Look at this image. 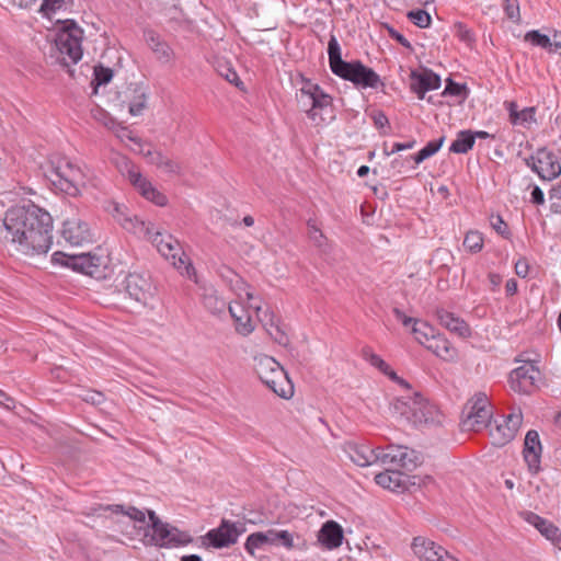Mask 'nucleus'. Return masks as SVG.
<instances>
[{"label": "nucleus", "instance_id": "obj_12", "mask_svg": "<svg viewBox=\"0 0 561 561\" xmlns=\"http://www.w3.org/2000/svg\"><path fill=\"white\" fill-rule=\"evenodd\" d=\"M129 182L139 191V193L148 201L158 206L167 204V196L157 191L146 178L141 175L139 170L127 159H124V171Z\"/></svg>", "mask_w": 561, "mask_h": 561}, {"label": "nucleus", "instance_id": "obj_29", "mask_svg": "<svg viewBox=\"0 0 561 561\" xmlns=\"http://www.w3.org/2000/svg\"><path fill=\"white\" fill-rule=\"evenodd\" d=\"M146 42L150 49L156 55V58L160 62H169L172 49L171 47L160 37L159 34L154 33L153 31H148L145 33Z\"/></svg>", "mask_w": 561, "mask_h": 561}, {"label": "nucleus", "instance_id": "obj_34", "mask_svg": "<svg viewBox=\"0 0 561 561\" xmlns=\"http://www.w3.org/2000/svg\"><path fill=\"white\" fill-rule=\"evenodd\" d=\"M510 121L514 125H528L536 121L535 107H525L522 111L517 110L514 102L508 103Z\"/></svg>", "mask_w": 561, "mask_h": 561}, {"label": "nucleus", "instance_id": "obj_19", "mask_svg": "<svg viewBox=\"0 0 561 561\" xmlns=\"http://www.w3.org/2000/svg\"><path fill=\"white\" fill-rule=\"evenodd\" d=\"M410 78V88L420 100L424 99L427 91L436 90L440 87V77L428 69L422 72L414 70L411 72Z\"/></svg>", "mask_w": 561, "mask_h": 561}, {"label": "nucleus", "instance_id": "obj_41", "mask_svg": "<svg viewBox=\"0 0 561 561\" xmlns=\"http://www.w3.org/2000/svg\"><path fill=\"white\" fill-rule=\"evenodd\" d=\"M402 446H390L388 451L377 450L378 461L383 465H397L399 466L400 460L404 458V454H402Z\"/></svg>", "mask_w": 561, "mask_h": 561}, {"label": "nucleus", "instance_id": "obj_36", "mask_svg": "<svg viewBox=\"0 0 561 561\" xmlns=\"http://www.w3.org/2000/svg\"><path fill=\"white\" fill-rule=\"evenodd\" d=\"M474 145L472 130H460L457 138L451 142L449 151L453 153H467Z\"/></svg>", "mask_w": 561, "mask_h": 561}, {"label": "nucleus", "instance_id": "obj_53", "mask_svg": "<svg viewBox=\"0 0 561 561\" xmlns=\"http://www.w3.org/2000/svg\"><path fill=\"white\" fill-rule=\"evenodd\" d=\"M218 72L228 82L234 84L236 87H241L243 84V82L240 80L236 70H233L229 65L220 66V69L218 70Z\"/></svg>", "mask_w": 561, "mask_h": 561}, {"label": "nucleus", "instance_id": "obj_35", "mask_svg": "<svg viewBox=\"0 0 561 561\" xmlns=\"http://www.w3.org/2000/svg\"><path fill=\"white\" fill-rule=\"evenodd\" d=\"M328 55L330 69L335 75L347 61L342 59L341 46L334 35L329 39Z\"/></svg>", "mask_w": 561, "mask_h": 561}, {"label": "nucleus", "instance_id": "obj_42", "mask_svg": "<svg viewBox=\"0 0 561 561\" xmlns=\"http://www.w3.org/2000/svg\"><path fill=\"white\" fill-rule=\"evenodd\" d=\"M133 93H134L133 98L130 100H128V102H127L128 112L133 116H138L142 113V111L146 107L147 96H146V93L141 89H137V88H135L133 90Z\"/></svg>", "mask_w": 561, "mask_h": 561}, {"label": "nucleus", "instance_id": "obj_14", "mask_svg": "<svg viewBox=\"0 0 561 561\" xmlns=\"http://www.w3.org/2000/svg\"><path fill=\"white\" fill-rule=\"evenodd\" d=\"M61 233L64 239L72 245H83L93 240L89 224L78 216L69 217L64 221Z\"/></svg>", "mask_w": 561, "mask_h": 561}, {"label": "nucleus", "instance_id": "obj_61", "mask_svg": "<svg viewBox=\"0 0 561 561\" xmlns=\"http://www.w3.org/2000/svg\"><path fill=\"white\" fill-rule=\"evenodd\" d=\"M393 314H394L396 319L400 320L404 327H409L410 324H412V327H413V325H415V322L420 321L415 318L405 316L404 312L402 310H400L399 308L393 309Z\"/></svg>", "mask_w": 561, "mask_h": 561}, {"label": "nucleus", "instance_id": "obj_45", "mask_svg": "<svg viewBox=\"0 0 561 561\" xmlns=\"http://www.w3.org/2000/svg\"><path fill=\"white\" fill-rule=\"evenodd\" d=\"M408 19L416 26L426 28L431 25V15L422 9L412 10L408 13Z\"/></svg>", "mask_w": 561, "mask_h": 561}, {"label": "nucleus", "instance_id": "obj_60", "mask_svg": "<svg viewBox=\"0 0 561 561\" xmlns=\"http://www.w3.org/2000/svg\"><path fill=\"white\" fill-rule=\"evenodd\" d=\"M82 399L88 402V403H91L93 405H100L104 402V396L103 393L99 392V391H88L83 397Z\"/></svg>", "mask_w": 561, "mask_h": 561}, {"label": "nucleus", "instance_id": "obj_20", "mask_svg": "<svg viewBox=\"0 0 561 561\" xmlns=\"http://www.w3.org/2000/svg\"><path fill=\"white\" fill-rule=\"evenodd\" d=\"M541 443L539 434L535 430L527 432L524 444V459L528 465V468L533 472H538L540 468V456H541Z\"/></svg>", "mask_w": 561, "mask_h": 561}, {"label": "nucleus", "instance_id": "obj_43", "mask_svg": "<svg viewBox=\"0 0 561 561\" xmlns=\"http://www.w3.org/2000/svg\"><path fill=\"white\" fill-rule=\"evenodd\" d=\"M463 247L471 253H478L483 248V236L477 230H470L466 233L463 239Z\"/></svg>", "mask_w": 561, "mask_h": 561}, {"label": "nucleus", "instance_id": "obj_58", "mask_svg": "<svg viewBox=\"0 0 561 561\" xmlns=\"http://www.w3.org/2000/svg\"><path fill=\"white\" fill-rule=\"evenodd\" d=\"M522 419V413H511L506 416L503 423L505 426H510V430H512L513 434L516 435L520 427Z\"/></svg>", "mask_w": 561, "mask_h": 561}, {"label": "nucleus", "instance_id": "obj_63", "mask_svg": "<svg viewBox=\"0 0 561 561\" xmlns=\"http://www.w3.org/2000/svg\"><path fill=\"white\" fill-rule=\"evenodd\" d=\"M551 46L548 48L549 53L559 54L561 56V32H554L552 39L550 38Z\"/></svg>", "mask_w": 561, "mask_h": 561}, {"label": "nucleus", "instance_id": "obj_59", "mask_svg": "<svg viewBox=\"0 0 561 561\" xmlns=\"http://www.w3.org/2000/svg\"><path fill=\"white\" fill-rule=\"evenodd\" d=\"M371 118L374 121V125L378 129H382L389 124L388 117L382 111H374L371 113Z\"/></svg>", "mask_w": 561, "mask_h": 561}, {"label": "nucleus", "instance_id": "obj_64", "mask_svg": "<svg viewBox=\"0 0 561 561\" xmlns=\"http://www.w3.org/2000/svg\"><path fill=\"white\" fill-rule=\"evenodd\" d=\"M117 138H119L122 141L124 140H131L136 141V138L131 135V131L128 130L127 127H124L118 124L117 128L113 131Z\"/></svg>", "mask_w": 561, "mask_h": 561}, {"label": "nucleus", "instance_id": "obj_32", "mask_svg": "<svg viewBox=\"0 0 561 561\" xmlns=\"http://www.w3.org/2000/svg\"><path fill=\"white\" fill-rule=\"evenodd\" d=\"M178 273L192 280L197 287H201L206 283L201 278L191 257L185 252H182L178 257Z\"/></svg>", "mask_w": 561, "mask_h": 561}, {"label": "nucleus", "instance_id": "obj_28", "mask_svg": "<svg viewBox=\"0 0 561 561\" xmlns=\"http://www.w3.org/2000/svg\"><path fill=\"white\" fill-rule=\"evenodd\" d=\"M228 311L234 320L237 332L248 335L254 330L251 317L242 305L230 302L228 304Z\"/></svg>", "mask_w": 561, "mask_h": 561}, {"label": "nucleus", "instance_id": "obj_50", "mask_svg": "<svg viewBox=\"0 0 561 561\" xmlns=\"http://www.w3.org/2000/svg\"><path fill=\"white\" fill-rule=\"evenodd\" d=\"M363 357L371 366L378 368L382 374L389 369V365L379 355L375 354L369 347L363 348Z\"/></svg>", "mask_w": 561, "mask_h": 561}, {"label": "nucleus", "instance_id": "obj_44", "mask_svg": "<svg viewBox=\"0 0 561 561\" xmlns=\"http://www.w3.org/2000/svg\"><path fill=\"white\" fill-rule=\"evenodd\" d=\"M525 41L530 43L534 46L541 47L543 49L550 48V37L546 34H541L537 30L529 31L525 34Z\"/></svg>", "mask_w": 561, "mask_h": 561}, {"label": "nucleus", "instance_id": "obj_24", "mask_svg": "<svg viewBox=\"0 0 561 561\" xmlns=\"http://www.w3.org/2000/svg\"><path fill=\"white\" fill-rule=\"evenodd\" d=\"M198 289L201 301L210 313L219 316L225 312L227 301L218 295L217 289L211 284L205 283Z\"/></svg>", "mask_w": 561, "mask_h": 561}, {"label": "nucleus", "instance_id": "obj_55", "mask_svg": "<svg viewBox=\"0 0 561 561\" xmlns=\"http://www.w3.org/2000/svg\"><path fill=\"white\" fill-rule=\"evenodd\" d=\"M64 4L65 0H43L41 12L46 16H50L51 13L61 9Z\"/></svg>", "mask_w": 561, "mask_h": 561}, {"label": "nucleus", "instance_id": "obj_4", "mask_svg": "<svg viewBox=\"0 0 561 561\" xmlns=\"http://www.w3.org/2000/svg\"><path fill=\"white\" fill-rule=\"evenodd\" d=\"M299 107L305 111L308 117L319 125L327 121L324 114L330 111V121L334 118L332 115V96L325 93L318 84L307 81L297 94Z\"/></svg>", "mask_w": 561, "mask_h": 561}, {"label": "nucleus", "instance_id": "obj_9", "mask_svg": "<svg viewBox=\"0 0 561 561\" xmlns=\"http://www.w3.org/2000/svg\"><path fill=\"white\" fill-rule=\"evenodd\" d=\"M335 76L351 81L359 89H377L381 83L379 75L359 60L347 61Z\"/></svg>", "mask_w": 561, "mask_h": 561}, {"label": "nucleus", "instance_id": "obj_52", "mask_svg": "<svg viewBox=\"0 0 561 561\" xmlns=\"http://www.w3.org/2000/svg\"><path fill=\"white\" fill-rule=\"evenodd\" d=\"M503 9L511 21L514 23H518L520 21L518 0H504Z\"/></svg>", "mask_w": 561, "mask_h": 561}, {"label": "nucleus", "instance_id": "obj_31", "mask_svg": "<svg viewBox=\"0 0 561 561\" xmlns=\"http://www.w3.org/2000/svg\"><path fill=\"white\" fill-rule=\"evenodd\" d=\"M403 478L399 470H386L375 476V482L383 489L399 491L404 485Z\"/></svg>", "mask_w": 561, "mask_h": 561}, {"label": "nucleus", "instance_id": "obj_26", "mask_svg": "<svg viewBox=\"0 0 561 561\" xmlns=\"http://www.w3.org/2000/svg\"><path fill=\"white\" fill-rule=\"evenodd\" d=\"M217 274L238 296L244 291L248 301L253 299V294L248 290V284L230 267L221 265L217 268Z\"/></svg>", "mask_w": 561, "mask_h": 561}, {"label": "nucleus", "instance_id": "obj_18", "mask_svg": "<svg viewBox=\"0 0 561 561\" xmlns=\"http://www.w3.org/2000/svg\"><path fill=\"white\" fill-rule=\"evenodd\" d=\"M537 163L536 173L541 180L552 181L561 174L559 158L547 148L537 149Z\"/></svg>", "mask_w": 561, "mask_h": 561}, {"label": "nucleus", "instance_id": "obj_57", "mask_svg": "<svg viewBox=\"0 0 561 561\" xmlns=\"http://www.w3.org/2000/svg\"><path fill=\"white\" fill-rule=\"evenodd\" d=\"M276 546L291 549L294 547L293 535L288 530H276Z\"/></svg>", "mask_w": 561, "mask_h": 561}, {"label": "nucleus", "instance_id": "obj_37", "mask_svg": "<svg viewBox=\"0 0 561 561\" xmlns=\"http://www.w3.org/2000/svg\"><path fill=\"white\" fill-rule=\"evenodd\" d=\"M308 226V237L310 241L313 243L314 247H317L322 252H328L330 249L329 240L320 229V227L317 225V221L312 218H310L307 221Z\"/></svg>", "mask_w": 561, "mask_h": 561}, {"label": "nucleus", "instance_id": "obj_7", "mask_svg": "<svg viewBox=\"0 0 561 561\" xmlns=\"http://www.w3.org/2000/svg\"><path fill=\"white\" fill-rule=\"evenodd\" d=\"M492 407L485 393H476L465 404L462 410V431L479 432L490 425L492 419Z\"/></svg>", "mask_w": 561, "mask_h": 561}, {"label": "nucleus", "instance_id": "obj_6", "mask_svg": "<svg viewBox=\"0 0 561 561\" xmlns=\"http://www.w3.org/2000/svg\"><path fill=\"white\" fill-rule=\"evenodd\" d=\"M255 370L261 381L274 393L284 399L293 397L294 385L284 368L273 357L259 358Z\"/></svg>", "mask_w": 561, "mask_h": 561}, {"label": "nucleus", "instance_id": "obj_49", "mask_svg": "<svg viewBox=\"0 0 561 561\" xmlns=\"http://www.w3.org/2000/svg\"><path fill=\"white\" fill-rule=\"evenodd\" d=\"M265 545V535L262 531L251 534L245 541L244 548L248 553L254 554L256 549L262 548Z\"/></svg>", "mask_w": 561, "mask_h": 561}, {"label": "nucleus", "instance_id": "obj_23", "mask_svg": "<svg viewBox=\"0 0 561 561\" xmlns=\"http://www.w3.org/2000/svg\"><path fill=\"white\" fill-rule=\"evenodd\" d=\"M436 318L439 321L440 325L450 331L451 333L457 334L460 337H468L471 334L469 325L465 320L456 317L453 312L444 308H438L435 311Z\"/></svg>", "mask_w": 561, "mask_h": 561}, {"label": "nucleus", "instance_id": "obj_8", "mask_svg": "<svg viewBox=\"0 0 561 561\" xmlns=\"http://www.w3.org/2000/svg\"><path fill=\"white\" fill-rule=\"evenodd\" d=\"M543 382V376L539 368L533 363H526L510 374V385L512 390L520 394H531L536 392Z\"/></svg>", "mask_w": 561, "mask_h": 561}, {"label": "nucleus", "instance_id": "obj_13", "mask_svg": "<svg viewBox=\"0 0 561 561\" xmlns=\"http://www.w3.org/2000/svg\"><path fill=\"white\" fill-rule=\"evenodd\" d=\"M124 289L128 297L139 304L147 305L153 296L154 287L148 275L129 273L124 282Z\"/></svg>", "mask_w": 561, "mask_h": 561}, {"label": "nucleus", "instance_id": "obj_10", "mask_svg": "<svg viewBox=\"0 0 561 561\" xmlns=\"http://www.w3.org/2000/svg\"><path fill=\"white\" fill-rule=\"evenodd\" d=\"M51 261L55 264L70 267L73 271L87 274L92 277H100L101 274V257L91 255L90 253L66 254L64 252L57 251L51 255Z\"/></svg>", "mask_w": 561, "mask_h": 561}, {"label": "nucleus", "instance_id": "obj_33", "mask_svg": "<svg viewBox=\"0 0 561 561\" xmlns=\"http://www.w3.org/2000/svg\"><path fill=\"white\" fill-rule=\"evenodd\" d=\"M99 511H112L115 514L122 513L124 515H127L131 520L135 522V526L138 527L140 530V526H147L148 519L146 517V513L144 511H140L136 507H128L126 511H124V507L122 505H107V506H100Z\"/></svg>", "mask_w": 561, "mask_h": 561}, {"label": "nucleus", "instance_id": "obj_40", "mask_svg": "<svg viewBox=\"0 0 561 561\" xmlns=\"http://www.w3.org/2000/svg\"><path fill=\"white\" fill-rule=\"evenodd\" d=\"M412 333L420 344L426 346L431 337L435 334V329L427 322L419 321L412 327Z\"/></svg>", "mask_w": 561, "mask_h": 561}, {"label": "nucleus", "instance_id": "obj_22", "mask_svg": "<svg viewBox=\"0 0 561 561\" xmlns=\"http://www.w3.org/2000/svg\"><path fill=\"white\" fill-rule=\"evenodd\" d=\"M347 457L357 466L366 467L378 461L377 450L367 445L347 443L344 446Z\"/></svg>", "mask_w": 561, "mask_h": 561}, {"label": "nucleus", "instance_id": "obj_46", "mask_svg": "<svg viewBox=\"0 0 561 561\" xmlns=\"http://www.w3.org/2000/svg\"><path fill=\"white\" fill-rule=\"evenodd\" d=\"M268 335L279 345H287L289 342L288 335L280 328V325L272 319L270 324L266 327Z\"/></svg>", "mask_w": 561, "mask_h": 561}, {"label": "nucleus", "instance_id": "obj_5", "mask_svg": "<svg viewBox=\"0 0 561 561\" xmlns=\"http://www.w3.org/2000/svg\"><path fill=\"white\" fill-rule=\"evenodd\" d=\"M82 37L83 30L76 21L65 20L61 22V27L56 35L55 46L62 65H75L82 58Z\"/></svg>", "mask_w": 561, "mask_h": 561}, {"label": "nucleus", "instance_id": "obj_16", "mask_svg": "<svg viewBox=\"0 0 561 561\" xmlns=\"http://www.w3.org/2000/svg\"><path fill=\"white\" fill-rule=\"evenodd\" d=\"M146 542L156 546H167L174 540L167 525L163 524L153 511H148V525L140 526Z\"/></svg>", "mask_w": 561, "mask_h": 561}, {"label": "nucleus", "instance_id": "obj_30", "mask_svg": "<svg viewBox=\"0 0 561 561\" xmlns=\"http://www.w3.org/2000/svg\"><path fill=\"white\" fill-rule=\"evenodd\" d=\"M425 347L432 351L436 356L446 360L453 359L456 356L455 347H453L447 339L439 334H434Z\"/></svg>", "mask_w": 561, "mask_h": 561}, {"label": "nucleus", "instance_id": "obj_56", "mask_svg": "<svg viewBox=\"0 0 561 561\" xmlns=\"http://www.w3.org/2000/svg\"><path fill=\"white\" fill-rule=\"evenodd\" d=\"M455 34L456 36L465 43H471L473 42V34L472 32L462 23L458 22L455 24Z\"/></svg>", "mask_w": 561, "mask_h": 561}, {"label": "nucleus", "instance_id": "obj_51", "mask_svg": "<svg viewBox=\"0 0 561 561\" xmlns=\"http://www.w3.org/2000/svg\"><path fill=\"white\" fill-rule=\"evenodd\" d=\"M402 454H404V458L400 460L399 467L411 469L417 466L420 456L415 450L403 447Z\"/></svg>", "mask_w": 561, "mask_h": 561}, {"label": "nucleus", "instance_id": "obj_1", "mask_svg": "<svg viewBox=\"0 0 561 561\" xmlns=\"http://www.w3.org/2000/svg\"><path fill=\"white\" fill-rule=\"evenodd\" d=\"M1 233L24 255L46 254L53 244V218L34 204L16 205L5 211Z\"/></svg>", "mask_w": 561, "mask_h": 561}, {"label": "nucleus", "instance_id": "obj_47", "mask_svg": "<svg viewBox=\"0 0 561 561\" xmlns=\"http://www.w3.org/2000/svg\"><path fill=\"white\" fill-rule=\"evenodd\" d=\"M443 94L459 96L465 100L468 96V89L466 84H461L451 79H447Z\"/></svg>", "mask_w": 561, "mask_h": 561}, {"label": "nucleus", "instance_id": "obj_11", "mask_svg": "<svg viewBox=\"0 0 561 561\" xmlns=\"http://www.w3.org/2000/svg\"><path fill=\"white\" fill-rule=\"evenodd\" d=\"M244 531V523L222 518L217 528L210 529L206 534V539L214 548H225L234 545Z\"/></svg>", "mask_w": 561, "mask_h": 561}, {"label": "nucleus", "instance_id": "obj_25", "mask_svg": "<svg viewBox=\"0 0 561 561\" xmlns=\"http://www.w3.org/2000/svg\"><path fill=\"white\" fill-rule=\"evenodd\" d=\"M147 240L151 241L163 257L172 260V265H175L174 239L171 233L163 232L160 229H153L151 238Z\"/></svg>", "mask_w": 561, "mask_h": 561}, {"label": "nucleus", "instance_id": "obj_3", "mask_svg": "<svg viewBox=\"0 0 561 561\" xmlns=\"http://www.w3.org/2000/svg\"><path fill=\"white\" fill-rule=\"evenodd\" d=\"M48 179L51 184L69 196H78L85 185L82 169L66 157H58L50 163Z\"/></svg>", "mask_w": 561, "mask_h": 561}, {"label": "nucleus", "instance_id": "obj_39", "mask_svg": "<svg viewBox=\"0 0 561 561\" xmlns=\"http://www.w3.org/2000/svg\"><path fill=\"white\" fill-rule=\"evenodd\" d=\"M490 435L493 444L496 446H504L515 437L512 430H510V426H505L504 423L496 424L492 427L490 430Z\"/></svg>", "mask_w": 561, "mask_h": 561}, {"label": "nucleus", "instance_id": "obj_38", "mask_svg": "<svg viewBox=\"0 0 561 561\" xmlns=\"http://www.w3.org/2000/svg\"><path fill=\"white\" fill-rule=\"evenodd\" d=\"M445 141V137H440L437 140H432L426 144L424 148H422L416 154L410 156V159H413L414 165H411V168H415L420 163H422L424 160L428 159L430 157L434 156L443 146Z\"/></svg>", "mask_w": 561, "mask_h": 561}, {"label": "nucleus", "instance_id": "obj_48", "mask_svg": "<svg viewBox=\"0 0 561 561\" xmlns=\"http://www.w3.org/2000/svg\"><path fill=\"white\" fill-rule=\"evenodd\" d=\"M113 78V71L110 68H104L102 66L94 68V79L92 80V84L94 85V92H96L98 87L102 84L108 83Z\"/></svg>", "mask_w": 561, "mask_h": 561}, {"label": "nucleus", "instance_id": "obj_54", "mask_svg": "<svg viewBox=\"0 0 561 561\" xmlns=\"http://www.w3.org/2000/svg\"><path fill=\"white\" fill-rule=\"evenodd\" d=\"M549 199L551 201V209L557 214H561V183L554 185L549 191Z\"/></svg>", "mask_w": 561, "mask_h": 561}, {"label": "nucleus", "instance_id": "obj_2", "mask_svg": "<svg viewBox=\"0 0 561 561\" xmlns=\"http://www.w3.org/2000/svg\"><path fill=\"white\" fill-rule=\"evenodd\" d=\"M390 410L414 426L439 424L443 416L437 407L419 392L396 398Z\"/></svg>", "mask_w": 561, "mask_h": 561}, {"label": "nucleus", "instance_id": "obj_15", "mask_svg": "<svg viewBox=\"0 0 561 561\" xmlns=\"http://www.w3.org/2000/svg\"><path fill=\"white\" fill-rule=\"evenodd\" d=\"M414 554L422 561H458L433 540L417 536L412 541Z\"/></svg>", "mask_w": 561, "mask_h": 561}, {"label": "nucleus", "instance_id": "obj_62", "mask_svg": "<svg viewBox=\"0 0 561 561\" xmlns=\"http://www.w3.org/2000/svg\"><path fill=\"white\" fill-rule=\"evenodd\" d=\"M529 272V265L525 257L519 259L515 263V273L519 276L525 278L528 275Z\"/></svg>", "mask_w": 561, "mask_h": 561}, {"label": "nucleus", "instance_id": "obj_21", "mask_svg": "<svg viewBox=\"0 0 561 561\" xmlns=\"http://www.w3.org/2000/svg\"><path fill=\"white\" fill-rule=\"evenodd\" d=\"M343 528L335 520L325 522L318 533L319 542L328 550L339 548L343 542Z\"/></svg>", "mask_w": 561, "mask_h": 561}, {"label": "nucleus", "instance_id": "obj_17", "mask_svg": "<svg viewBox=\"0 0 561 561\" xmlns=\"http://www.w3.org/2000/svg\"><path fill=\"white\" fill-rule=\"evenodd\" d=\"M113 216L126 231L138 238H151L152 230L154 229L151 222L141 220L137 216L127 215L119 205H115Z\"/></svg>", "mask_w": 561, "mask_h": 561}, {"label": "nucleus", "instance_id": "obj_27", "mask_svg": "<svg viewBox=\"0 0 561 561\" xmlns=\"http://www.w3.org/2000/svg\"><path fill=\"white\" fill-rule=\"evenodd\" d=\"M524 519L535 526L539 533L545 536L547 539L551 541H556L560 537V530L557 526H554L551 522L540 517L539 515L533 512H525Z\"/></svg>", "mask_w": 561, "mask_h": 561}]
</instances>
